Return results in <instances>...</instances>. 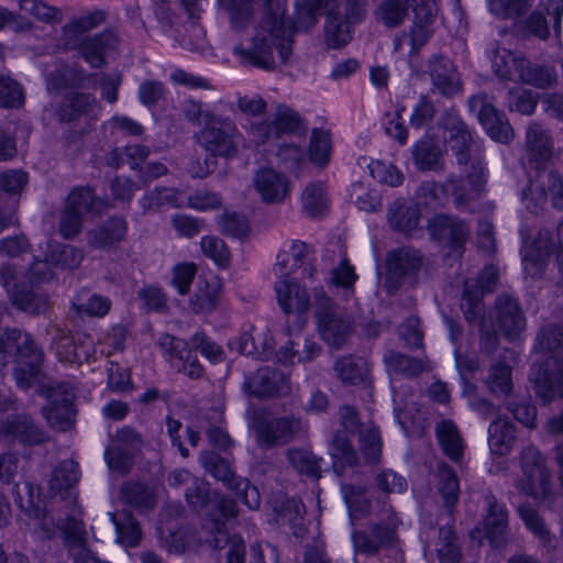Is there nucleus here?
Wrapping results in <instances>:
<instances>
[{"mask_svg": "<svg viewBox=\"0 0 563 563\" xmlns=\"http://www.w3.org/2000/svg\"><path fill=\"white\" fill-rule=\"evenodd\" d=\"M522 476L516 488L536 500H543L550 494V474L541 453L532 445L525 448L520 454Z\"/></svg>", "mask_w": 563, "mask_h": 563, "instance_id": "8", "label": "nucleus"}, {"mask_svg": "<svg viewBox=\"0 0 563 563\" xmlns=\"http://www.w3.org/2000/svg\"><path fill=\"white\" fill-rule=\"evenodd\" d=\"M8 339L18 341L14 377L18 386L26 389L40 374L43 352L27 334L22 335L18 330H12Z\"/></svg>", "mask_w": 563, "mask_h": 563, "instance_id": "13", "label": "nucleus"}, {"mask_svg": "<svg viewBox=\"0 0 563 563\" xmlns=\"http://www.w3.org/2000/svg\"><path fill=\"white\" fill-rule=\"evenodd\" d=\"M203 123V128L195 135L197 143L212 156L234 157L242 137L235 124L210 112L205 114Z\"/></svg>", "mask_w": 563, "mask_h": 563, "instance_id": "7", "label": "nucleus"}, {"mask_svg": "<svg viewBox=\"0 0 563 563\" xmlns=\"http://www.w3.org/2000/svg\"><path fill=\"white\" fill-rule=\"evenodd\" d=\"M351 24L347 19L342 20L331 11L328 15L325 26V36L329 45L333 48H339L347 44L351 40Z\"/></svg>", "mask_w": 563, "mask_h": 563, "instance_id": "56", "label": "nucleus"}, {"mask_svg": "<svg viewBox=\"0 0 563 563\" xmlns=\"http://www.w3.org/2000/svg\"><path fill=\"white\" fill-rule=\"evenodd\" d=\"M221 285L216 277L199 278L196 290L189 299V307L197 314L212 312L220 298Z\"/></svg>", "mask_w": 563, "mask_h": 563, "instance_id": "33", "label": "nucleus"}, {"mask_svg": "<svg viewBox=\"0 0 563 563\" xmlns=\"http://www.w3.org/2000/svg\"><path fill=\"white\" fill-rule=\"evenodd\" d=\"M435 430L444 454L459 462L463 455L464 443L456 426L450 420H443L438 423Z\"/></svg>", "mask_w": 563, "mask_h": 563, "instance_id": "43", "label": "nucleus"}, {"mask_svg": "<svg viewBox=\"0 0 563 563\" xmlns=\"http://www.w3.org/2000/svg\"><path fill=\"white\" fill-rule=\"evenodd\" d=\"M119 45L118 36L112 32H103L92 37H86L79 45L84 59L95 68L104 65V57Z\"/></svg>", "mask_w": 563, "mask_h": 563, "instance_id": "30", "label": "nucleus"}, {"mask_svg": "<svg viewBox=\"0 0 563 563\" xmlns=\"http://www.w3.org/2000/svg\"><path fill=\"white\" fill-rule=\"evenodd\" d=\"M186 499L194 509H201L212 506L207 515L209 520L205 527L214 534L209 542L214 548H222V542L227 541L229 544L228 563H244L245 548L244 540L241 536H232L228 539L224 519L233 518L236 516V504L227 498H219L209 500V488L207 484L195 479L192 486L186 492Z\"/></svg>", "mask_w": 563, "mask_h": 563, "instance_id": "3", "label": "nucleus"}, {"mask_svg": "<svg viewBox=\"0 0 563 563\" xmlns=\"http://www.w3.org/2000/svg\"><path fill=\"white\" fill-rule=\"evenodd\" d=\"M489 507L488 515L485 520V528L490 536L503 534L508 527V512L504 505L497 503L494 496L487 498Z\"/></svg>", "mask_w": 563, "mask_h": 563, "instance_id": "59", "label": "nucleus"}, {"mask_svg": "<svg viewBox=\"0 0 563 563\" xmlns=\"http://www.w3.org/2000/svg\"><path fill=\"white\" fill-rule=\"evenodd\" d=\"M128 233L125 219L112 217L86 233L87 243L93 249L107 250L121 243Z\"/></svg>", "mask_w": 563, "mask_h": 563, "instance_id": "28", "label": "nucleus"}, {"mask_svg": "<svg viewBox=\"0 0 563 563\" xmlns=\"http://www.w3.org/2000/svg\"><path fill=\"white\" fill-rule=\"evenodd\" d=\"M486 173L483 159H474L473 164L464 166L462 174L450 176L446 179V188L453 196L457 208H468L484 192Z\"/></svg>", "mask_w": 563, "mask_h": 563, "instance_id": "10", "label": "nucleus"}, {"mask_svg": "<svg viewBox=\"0 0 563 563\" xmlns=\"http://www.w3.org/2000/svg\"><path fill=\"white\" fill-rule=\"evenodd\" d=\"M526 155L537 167L548 163L553 156V140L550 131L543 125L531 122L526 132Z\"/></svg>", "mask_w": 563, "mask_h": 563, "instance_id": "27", "label": "nucleus"}, {"mask_svg": "<svg viewBox=\"0 0 563 563\" xmlns=\"http://www.w3.org/2000/svg\"><path fill=\"white\" fill-rule=\"evenodd\" d=\"M488 444L492 453L508 454L516 441L515 427L505 419H496L488 429Z\"/></svg>", "mask_w": 563, "mask_h": 563, "instance_id": "40", "label": "nucleus"}, {"mask_svg": "<svg viewBox=\"0 0 563 563\" xmlns=\"http://www.w3.org/2000/svg\"><path fill=\"white\" fill-rule=\"evenodd\" d=\"M439 490L444 498L446 508L451 511L459 500L460 486L454 471L446 464H439Z\"/></svg>", "mask_w": 563, "mask_h": 563, "instance_id": "54", "label": "nucleus"}, {"mask_svg": "<svg viewBox=\"0 0 563 563\" xmlns=\"http://www.w3.org/2000/svg\"><path fill=\"white\" fill-rule=\"evenodd\" d=\"M8 435L29 445L41 444L46 441V435L33 420L27 416H19L12 420H8L4 426Z\"/></svg>", "mask_w": 563, "mask_h": 563, "instance_id": "39", "label": "nucleus"}, {"mask_svg": "<svg viewBox=\"0 0 563 563\" xmlns=\"http://www.w3.org/2000/svg\"><path fill=\"white\" fill-rule=\"evenodd\" d=\"M109 515L115 526L118 541L124 547H136L142 539V531L133 516L124 512L122 519H118L115 514Z\"/></svg>", "mask_w": 563, "mask_h": 563, "instance_id": "52", "label": "nucleus"}, {"mask_svg": "<svg viewBox=\"0 0 563 563\" xmlns=\"http://www.w3.org/2000/svg\"><path fill=\"white\" fill-rule=\"evenodd\" d=\"M536 352L542 363L534 366L530 379L537 396L544 404L556 396L563 398V330L558 325L544 327L536 339Z\"/></svg>", "mask_w": 563, "mask_h": 563, "instance_id": "2", "label": "nucleus"}, {"mask_svg": "<svg viewBox=\"0 0 563 563\" xmlns=\"http://www.w3.org/2000/svg\"><path fill=\"white\" fill-rule=\"evenodd\" d=\"M486 384L495 395H508L512 389L511 368L505 363L492 366Z\"/></svg>", "mask_w": 563, "mask_h": 563, "instance_id": "58", "label": "nucleus"}, {"mask_svg": "<svg viewBox=\"0 0 563 563\" xmlns=\"http://www.w3.org/2000/svg\"><path fill=\"white\" fill-rule=\"evenodd\" d=\"M419 209L417 206L407 205L397 200L388 209V222L390 227L400 232H410L419 224Z\"/></svg>", "mask_w": 563, "mask_h": 563, "instance_id": "42", "label": "nucleus"}, {"mask_svg": "<svg viewBox=\"0 0 563 563\" xmlns=\"http://www.w3.org/2000/svg\"><path fill=\"white\" fill-rule=\"evenodd\" d=\"M518 514L520 519L523 521L526 528L536 538H538L539 541L544 547H549L552 544L553 538L551 536V532L548 529L542 516L539 514L537 509H534L530 504L525 503L519 505Z\"/></svg>", "mask_w": 563, "mask_h": 563, "instance_id": "48", "label": "nucleus"}, {"mask_svg": "<svg viewBox=\"0 0 563 563\" xmlns=\"http://www.w3.org/2000/svg\"><path fill=\"white\" fill-rule=\"evenodd\" d=\"M158 346L172 366L179 373L191 379H198L203 375L202 365L185 340L163 333L158 338Z\"/></svg>", "mask_w": 563, "mask_h": 563, "instance_id": "16", "label": "nucleus"}, {"mask_svg": "<svg viewBox=\"0 0 563 563\" xmlns=\"http://www.w3.org/2000/svg\"><path fill=\"white\" fill-rule=\"evenodd\" d=\"M339 415L341 430L336 431L329 449L334 472L341 475L345 466L357 464V454L346 437L356 432L360 435V450L365 461L371 464L377 463L382 455V441L378 430L373 426L362 424L357 411L350 405L342 406Z\"/></svg>", "mask_w": 563, "mask_h": 563, "instance_id": "1", "label": "nucleus"}, {"mask_svg": "<svg viewBox=\"0 0 563 563\" xmlns=\"http://www.w3.org/2000/svg\"><path fill=\"white\" fill-rule=\"evenodd\" d=\"M420 0H383L374 11L377 22L388 29H395L404 24L408 16L409 7L415 12V4Z\"/></svg>", "mask_w": 563, "mask_h": 563, "instance_id": "34", "label": "nucleus"}, {"mask_svg": "<svg viewBox=\"0 0 563 563\" xmlns=\"http://www.w3.org/2000/svg\"><path fill=\"white\" fill-rule=\"evenodd\" d=\"M121 498L140 512L152 510L156 506L154 493L145 485L136 482L125 483L121 488Z\"/></svg>", "mask_w": 563, "mask_h": 563, "instance_id": "44", "label": "nucleus"}, {"mask_svg": "<svg viewBox=\"0 0 563 563\" xmlns=\"http://www.w3.org/2000/svg\"><path fill=\"white\" fill-rule=\"evenodd\" d=\"M429 231L432 238L445 243L454 251L463 249L470 238L467 224L455 217L437 214L429 222Z\"/></svg>", "mask_w": 563, "mask_h": 563, "instance_id": "22", "label": "nucleus"}, {"mask_svg": "<svg viewBox=\"0 0 563 563\" xmlns=\"http://www.w3.org/2000/svg\"><path fill=\"white\" fill-rule=\"evenodd\" d=\"M316 317L321 339L330 346L340 349L354 333L355 320L323 291L316 292Z\"/></svg>", "mask_w": 563, "mask_h": 563, "instance_id": "5", "label": "nucleus"}, {"mask_svg": "<svg viewBox=\"0 0 563 563\" xmlns=\"http://www.w3.org/2000/svg\"><path fill=\"white\" fill-rule=\"evenodd\" d=\"M435 11L434 0H420L419 4H415V18L409 30L412 53L419 52L433 35Z\"/></svg>", "mask_w": 563, "mask_h": 563, "instance_id": "24", "label": "nucleus"}, {"mask_svg": "<svg viewBox=\"0 0 563 563\" xmlns=\"http://www.w3.org/2000/svg\"><path fill=\"white\" fill-rule=\"evenodd\" d=\"M387 274L384 288L388 295L399 290L407 278L415 276L422 266L420 253L413 249L401 247L388 252Z\"/></svg>", "mask_w": 563, "mask_h": 563, "instance_id": "15", "label": "nucleus"}, {"mask_svg": "<svg viewBox=\"0 0 563 563\" xmlns=\"http://www.w3.org/2000/svg\"><path fill=\"white\" fill-rule=\"evenodd\" d=\"M219 5L229 14L234 36L230 40L233 54L240 58V63H246V51L243 43L238 42V35L244 30L246 0H218Z\"/></svg>", "mask_w": 563, "mask_h": 563, "instance_id": "36", "label": "nucleus"}, {"mask_svg": "<svg viewBox=\"0 0 563 563\" xmlns=\"http://www.w3.org/2000/svg\"><path fill=\"white\" fill-rule=\"evenodd\" d=\"M314 247L303 241L291 242L289 253H279L275 264V273L279 277H289L296 269H301L303 278L314 280L318 268L314 264Z\"/></svg>", "mask_w": 563, "mask_h": 563, "instance_id": "17", "label": "nucleus"}, {"mask_svg": "<svg viewBox=\"0 0 563 563\" xmlns=\"http://www.w3.org/2000/svg\"><path fill=\"white\" fill-rule=\"evenodd\" d=\"M102 202L96 198L93 191L88 187L74 189L67 198L66 208L85 218L90 213L100 214Z\"/></svg>", "mask_w": 563, "mask_h": 563, "instance_id": "45", "label": "nucleus"}, {"mask_svg": "<svg viewBox=\"0 0 563 563\" xmlns=\"http://www.w3.org/2000/svg\"><path fill=\"white\" fill-rule=\"evenodd\" d=\"M253 430L257 444L269 449L288 443L300 430L301 421L295 417H273L267 412H256L253 416Z\"/></svg>", "mask_w": 563, "mask_h": 563, "instance_id": "9", "label": "nucleus"}, {"mask_svg": "<svg viewBox=\"0 0 563 563\" xmlns=\"http://www.w3.org/2000/svg\"><path fill=\"white\" fill-rule=\"evenodd\" d=\"M264 18L253 38L252 51H249V63L271 70L275 66L274 49L283 62L291 54V42L286 38L284 16L286 13V0H263Z\"/></svg>", "mask_w": 563, "mask_h": 563, "instance_id": "4", "label": "nucleus"}, {"mask_svg": "<svg viewBox=\"0 0 563 563\" xmlns=\"http://www.w3.org/2000/svg\"><path fill=\"white\" fill-rule=\"evenodd\" d=\"M336 378L345 386L367 385L371 368L368 364L352 355L339 357L333 364Z\"/></svg>", "mask_w": 563, "mask_h": 563, "instance_id": "31", "label": "nucleus"}, {"mask_svg": "<svg viewBox=\"0 0 563 563\" xmlns=\"http://www.w3.org/2000/svg\"><path fill=\"white\" fill-rule=\"evenodd\" d=\"M525 58L515 56L506 48L494 51L492 58L494 73L501 79L517 81L520 75L521 63Z\"/></svg>", "mask_w": 563, "mask_h": 563, "instance_id": "50", "label": "nucleus"}, {"mask_svg": "<svg viewBox=\"0 0 563 563\" xmlns=\"http://www.w3.org/2000/svg\"><path fill=\"white\" fill-rule=\"evenodd\" d=\"M413 164L420 172L443 170L444 151L439 140L424 135L412 146Z\"/></svg>", "mask_w": 563, "mask_h": 563, "instance_id": "29", "label": "nucleus"}, {"mask_svg": "<svg viewBox=\"0 0 563 563\" xmlns=\"http://www.w3.org/2000/svg\"><path fill=\"white\" fill-rule=\"evenodd\" d=\"M24 103L22 87L9 76H0V107L19 108Z\"/></svg>", "mask_w": 563, "mask_h": 563, "instance_id": "63", "label": "nucleus"}, {"mask_svg": "<svg viewBox=\"0 0 563 563\" xmlns=\"http://www.w3.org/2000/svg\"><path fill=\"white\" fill-rule=\"evenodd\" d=\"M249 389L260 398H275L290 393L289 378L274 367L260 368L249 383Z\"/></svg>", "mask_w": 563, "mask_h": 563, "instance_id": "25", "label": "nucleus"}, {"mask_svg": "<svg viewBox=\"0 0 563 563\" xmlns=\"http://www.w3.org/2000/svg\"><path fill=\"white\" fill-rule=\"evenodd\" d=\"M520 233L526 242L522 255L525 272L536 278L541 275L551 253L556 250L554 247L552 234L549 230L541 229L532 241L528 243V230L526 228H521Z\"/></svg>", "mask_w": 563, "mask_h": 563, "instance_id": "19", "label": "nucleus"}, {"mask_svg": "<svg viewBox=\"0 0 563 563\" xmlns=\"http://www.w3.org/2000/svg\"><path fill=\"white\" fill-rule=\"evenodd\" d=\"M73 400L74 393L68 387L60 386L51 394V405L43 409V413L52 428L58 431L71 428L75 421Z\"/></svg>", "mask_w": 563, "mask_h": 563, "instance_id": "21", "label": "nucleus"}, {"mask_svg": "<svg viewBox=\"0 0 563 563\" xmlns=\"http://www.w3.org/2000/svg\"><path fill=\"white\" fill-rule=\"evenodd\" d=\"M139 202L144 213L183 206L180 191L173 187H155L146 191Z\"/></svg>", "mask_w": 563, "mask_h": 563, "instance_id": "37", "label": "nucleus"}, {"mask_svg": "<svg viewBox=\"0 0 563 563\" xmlns=\"http://www.w3.org/2000/svg\"><path fill=\"white\" fill-rule=\"evenodd\" d=\"M321 347L314 341L303 339L302 341H288L283 345L276 357L283 365H294L296 363H308L319 356Z\"/></svg>", "mask_w": 563, "mask_h": 563, "instance_id": "35", "label": "nucleus"}, {"mask_svg": "<svg viewBox=\"0 0 563 563\" xmlns=\"http://www.w3.org/2000/svg\"><path fill=\"white\" fill-rule=\"evenodd\" d=\"M446 133V142L460 166H468L474 159H483L466 124L454 109H450L441 120Z\"/></svg>", "mask_w": 563, "mask_h": 563, "instance_id": "11", "label": "nucleus"}, {"mask_svg": "<svg viewBox=\"0 0 563 563\" xmlns=\"http://www.w3.org/2000/svg\"><path fill=\"white\" fill-rule=\"evenodd\" d=\"M79 465L74 460H65L54 470L49 479V493L52 496H59L62 499L68 495L79 479Z\"/></svg>", "mask_w": 563, "mask_h": 563, "instance_id": "38", "label": "nucleus"}, {"mask_svg": "<svg viewBox=\"0 0 563 563\" xmlns=\"http://www.w3.org/2000/svg\"><path fill=\"white\" fill-rule=\"evenodd\" d=\"M384 361L389 372L408 377L417 376L428 368L423 360L395 351H388L384 356Z\"/></svg>", "mask_w": 563, "mask_h": 563, "instance_id": "46", "label": "nucleus"}, {"mask_svg": "<svg viewBox=\"0 0 563 563\" xmlns=\"http://www.w3.org/2000/svg\"><path fill=\"white\" fill-rule=\"evenodd\" d=\"M428 74L432 86L444 97L460 92L462 82L454 64L443 55H434L428 60Z\"/></svg>", "mask_w": 563, "mask_h": 563, "instance_id": "23", "label": "nucleus"}, {"mask_svg": "<svg viewBox=\"0 0 563 563\" xmlns=\"http://www.w3.org/2000/svg\"><path fill=\"white\" fill-rule=\"evenodd\" d=\"M84 260V252L73 245H59L49 254V262L63 269H75Z\"/></svg>", "mask_w": 563, "mask_h": 563, "instance_id": "61", "label": "nucleus"}, {"mask_svg": "<svg viewBox=\"0 0 563 563\" xmlns=\"http://www.w3.org/2000/svg\"><path fill=\"white\" fill-rule=\"evenodd\" d=\"M200 246L202 253L220 267L229 265L230 251L220 238L213 235L203 236Z\"/></svg>", "mask_w": 563, "mask_h": 563, "instance_id": "64", "label": "nucleus"}, {"mask_svg": "<svg viewBox=\"0 0 563 563\" xmlns=\"http://www.w3.org/2000/svg\"><path fill=\"white\" fill-rule=\"evenodd\" d=\"M494 309L497 325L507 339H518L525 332L527 318L517 298L503 294L497 297Z\"/></svg>", "mask_w": 563, "mask_h": 563, "instance_id": "20", "label": "nucleus"}, {"mask_svg": "<svg viewBox=\"0 0 563 563\" xmlns=\"http://www.w3.org/2000/svg\"><path fill=\"white\" fill-rule=\"evenodd\" d=\"M551 201L553 209L563 211V176L558 170L539 172L521 191V201L526 210L542 216Z\"/></svg>", "mask_w": 563, "mask_h": 563, "instance_id": "6", "label": "nucleus"}, {"mask_svg": "<svg viewBox=\"0 0 563 563\" xmlns=\"http://www.w3.org/2000/svg\"><path fill=\"white\" fill-rule=\"evenodd\" d=\"M468 106L471 111L477 112L479 123L492 140L501 144H508L514 140L515 132L506 114L488 101L486 93L472 96Z\"/></svg>", "mask_w": 563, "mask_h": 563, "instance_id": "14", "label": "nucleus"}, {"mask_svg": "<svg viewBox=\"0 0 563 563\" xmlns=\"http://www.w3.org/2000/svg\"><path fill=\"white\" fill-rule=\"evenodd\" d=\"M437 554L440 563H460L462 560L461 547L451 528H441L437 542Z\"/></svg>", "mask_w": 563, "mask_h": 563, "instance_id": "53", "label": "nucleus"}, {"mask_svg": "<svg viewBox=\"0 0 563 563\" xmlns=\"http://www.w3.org/2000/svg\"><path fill=\"white\" fill-rule=\"evenodd\" d=\"M302 206L312 218L322 217L329 210V201L323 184L308 185L302 192Z\"/></svg>", "mask_w": 563, "mask_h": 563, "instance_id": "51", "label": "nucleus"}, {"mask_svg": "<svg viewBox=\"0 0 563 563\" xmlns=\"http://www.w3.org/2000/svg\"><path fill=\"white\" fill-rule=\"evenodd\" d=\"M277 521L280 525H288L298 534L301 529L305 514V506L296 498H285L280 506L276 508Z\"/></svg>", "mask_w": 563, "mask_h": 563, "instance_id": "55", "label": "nucleus"}, {"mask_svg": "<svg viewBox=\"0 0 563 563\" xmlns=\"http://www.w3.org/2000/svg\"><path fill=\"white\" fill-rule=\"evenodd\" d=\"M95 102V98L90 95L70 93L58 109V118L65 122L76 120L84 114H88L93 109Z\"/></svg>", "mask_w": 563, "mask_h": 563, "instance_id": "49", "label": "nucleus"}, {"mask_svg": "<svg viewBox=\"0 0 563 563\" xmlns=\"http://www.w3.org/2000/svg\"><path fill=\"white\" fill-rule=\"evenodd\" d=\"M277 300L286 313L305 312L309 308V296L297 282L280 279L275 284Z\"/></svg>", "mask_w": 563, "mask_h": 563, "instance_id": "32", "label": "nucleus"}, {"mask_svg": "<svg viewBox=\"0 0 563 563\" xmlns=\"http://www.w3.org/2000/svg\"><path fill=\"white\" fill-rule=\"evenodd\" d=\"M273 129L277 135L297 134L303 129V119L296 110L280 103L275 109L273 122L252 123L253 141L256 144L264 143Z\"/></svg>", "mask_w": 563, "mask_h": 563, "instance_id": "18", "label": "nucleus"}, {"mask_svg": "<svg viewBox=\"0 0 563 563\" xmlns=\"http://www.w3.org/2000/svg\"><path fill=\"white\" fill-rule=\"evenodd\" d=\"M200 462L208 473L216 479L222 482L228 488L232 490L239 488L241 482L236 477L235 472L231 468L230 464L217 453L211 451L202 452Z\"/></svg>", "mask_w": 563, "mask_h": 563, "instance_id": "41", "label": "nucleus"}, {"mask_svg": "<svg viewBox=\"0 0 563 563\" xmlns=\"http://www.w3.org/2000/svg\"><path fill=\"white\" fill-rule=\"evenodd\" d=\"M556 73L551 67L532 64L525 59L521 63L520 75L518 80L534 86L539 89H545L556 82Z\"/></svg>", "mask_w": 563, "mask_h": 563, "instance_id": "47", "label": "nucleus"}, {"mask_svg": "<svg viewBox=\"0 0 563 563\" xmlns=\"http://www.w3.org/2000/svg\"><path fill=\"white\" fill-rule=\"evenodd\" d=\"M537 104V93L531 90L515 88L508 92V107L511 111L530 115L534 112Z\"/></svg>", "mask_w": 563, "mask_h": 563, "instance_id": "62", "label": "nucleus"}, {"mask_svg": "<svg viewBox=\"0 0 563 563\" xmlns=\"http://www.w3.org/2000/svg\"><path fill=\"white\" fill-rule=\"evenodd\" d=\"M254 187L266 203H278L289 194V180L273 168H261L254 176Z\"/></svg>", "mask_w": 563, "mask_h": 563, "instance_id": "26", "label": "nucleus"}, {"mask_svg": "<svg viewBox=\"0 0 563 563\" xmlns=\"http://www.w3.org/2000/svg\"><path fill=\"white\" fill-rule=\"evenodd\" d=\"M21 11L29 13L44 23H58L62 21V12L42 0H19Z\"/></svg>", "mask_w": 563, "mask_h": 563, "instance_id": "57", "label": "nucleus"}, {"mask_svg": "<svg viewBox=\"0 0 563 563\" xmlns=\"http://www.w3.org/2000/svg\"><path fill=\"white\" fill-rule=\"evenodd\" d=\"M352 520L362 519L369 512L371 504L364 496V490L353 485L342 487Z\"/></svg>", "mask_w": 563, "mask_h": 563, "instance_id": "60", "label": "nucleus"}, {"mask_svg": "<svg viewBox=\"0 0 563 563\" xmlns=\"http://www.w3.org/2000/svg\"><path fill=\"white\" fill-rule=\"evenodd\" d=\"M397 528L398 519L396 515L390 511L385 518L371 525L367 532L355 531L352 534L354 549L360 553L373 555L383 549L390 548L398 541Z\"/></svg>", "mask_w": 563, "mask_h": 563, "instance_id": "12", "label": "nucleus"}]
</instances>
